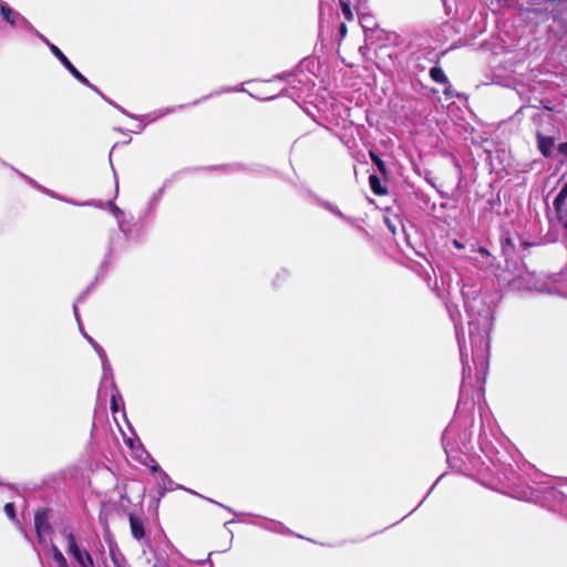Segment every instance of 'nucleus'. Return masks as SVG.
<instances>
[{"mask_svg": "<svg viewBox=\"0 0 567 567\" xmlns=\"http://www.w3.org/2000/svg\"><path fill=\"white\" fill-rule=\"evenodd\" d=\"M0 13L3 20L12 28L21 29L28 32H37L33 25L18 11L11 9L8 4H0Z\"/></svg>", "mask_w": 567, "mask_h": 567, "instance_id": "obj_5", "label": "nucleus"}, {"mask_svg": "<svg viewBox=\"0 0 567 567\" xmlns=\"http://www.w3.org/2000/svg\"><path fill=\"white\" fill-rule=\"evenodd\" d=\"M209 501L212 502V499H209ZM213 503H214V501H213ZM215 504H217V505H219V506H221V507L226 508V509H227V511H229V512H233L230 507H227V506H225V505H223V504H219V503H217V502H215Z\"/></svg>", "mask_w": 567, "mask_h": 567, "instance_id": "obj_34", "label": "nucleus"}, {"mask_svg": "<svg viewBox=\"0 0 567 567\" xmlns=\"http://www.w3.org/2000/svg\"><path fill=\"white\" fill-rule=\"evenodd\" d=\"M457 339H458L460 352H461L462 363H463V379L465 381L466 379L471 378L472 367L467 359V349L464 343V339L461 338V336L458 333H457Z\"/></svg>", "mask_w": 567, "mask_h": 567, "instance_id": "obj_12", "label": "nucleus"}, {"mask_svg": "<svg viewBox=\"0 0 567 567\" xmlns=\"http://www.w3.org/2000/svg\"><path fill=\"white\" fill-rule=\"evenodd\" d=\"M125 567H127V566H125Z\"/></svg>", "mask_w": 567, "mask_h": 567, "instance_id": "obj_41", "label": "nucleus"}, {"mask_svg": "<svg viewBox=\"0 0 567 567\" xmlns=\"http://www.w3.org/2000/svg\"><path fill=\"white\" fill-rule=\"evenodd\" d=\"M51 551L58 567H68V561L56 545L51 546Z\"/></svg>", "mask_w": 567, "mask_h": 567, "instance_id": "obj_19", "label": "nucleus"}, {"mask_svg": "<svg viewBox=\"0 0 567 567\" xmlns=\"http://www.w3.org/2000/svg\"><path fill=\"white\" fill-rule=\"evenodd\" d=\"M234 523V520H229L225 523V526L227 527L229 524Z\"/></svg>", "mask_w": 567, "mask_h": 567, "instance_id": "obj_39", "label": "nucleus"}, {"mask_svg": "<svg viewBox=\"0 0 567 567\" xmlns=\"http://www.w3.org/2000/svg\"><path fill=\"white\" fill-rule=\"evenodd\" d=\"M341 7H342V12H343L344 17L348 20H351L352 19V12H351L349 3L344 2V1H341Z\"/></svg>", "mask_w": 567, "mask_h": 567, "instance_id": "obj_26", "label": "nucleus"}, {"mask_svg": "<svg viewBox=\"0 0 567 567\" xmlns=\"http://www.w3.org/2000/svg\"><path fill=\"white\" fill-rule=\"evenodd\" d=\"M4 512L12 520L16 519L14 505L12 503L4 505Z\"/></svg>", "mask_w": 567, "mask_h": 567, "instance_id": "obj_24", "label": "nucleus"}, {"mask_svg": "<svg viewBox=\"0 0 567 567\" xmlns=\"http://www.w3.org/2000/svg\"><path fill=\"white\" fill-rule=\"evenodd\" d=\"M430 76L434 82L440 84H445L449 82L447 76L440 66H433L430 70Z\"/></svg>", "mask_w": 567, "mask_h": 567, "instance_id": "obj_17", "label": "nucleus"}, {"mask_svg": "<svg viewBox=\"0 0 567 567\" xmlns=\"http://www.w3.org/2000/svg\"><path fill=\"white\" fill-rule=\"evenodd\" d=\"M550 223L557 231H561L567 248V183L554 200V215L550 216Z\"/></svg>", "mask_w": 567, "mask_h": 567, "instance_id": "obj_2", "label": "nucleus"}, {"mask_svg": "<svg viewBox=\"0 0 567 567\" xmlns=\"http://www.w3.org/2000/svg\"><path fill=\"white\" fill-rule=\"evenodd\" d=\"M107 102L113 105L114 107H116L118 111H121L123 114H125L126 116L128 117H132V118H136L140 122H143L144 120L147 121V123H151V122H154L156 121L157 118L159 117H163L178 109H182L184 105H178V106H173V107H167V109H162V110H157V111H154L153 113H150L147 115H143V116H135L131 113H128L126 110H124L123 107H121L120 105H117L116 103H114L113 101H110L107 100ZM146 127V124L144 123H140L136 125V127L133 130L134 133L136 134H140L144 131V128Z\"/></svg>", "mask_w": 567, "mask_h": 567, "instance_id": "obj_4", "label": "nucleus"}, {"mask_svg": "<svg viewBox=\"0 0 567 567\" xmlns=\"http://www.w3.org/2000/svg\"><path fill=\"white\" fill-rule=\"evenodd\" d=\"M103 378H104V379H107V378L112 379V370H111V371H105V370L103 369Z\"/></svg>", "mask_w": 567, "mask_h": 567, "instance_id": "obj_33", "label": "nucleus"}, {"mask_svg": "<svg viewBox=\"0 0 567 567\" xmlns=\"http://www.w3.org/2000/svg\"><path fill=\"white\" fill-rule=\"evenodd\" d=\"M66 542V551L71 555L80 567H93V558L91 554L83 547H81L72 532L64 529L62 532Z\"/></svg>", "mask_w": 567, "mask_h": 567, "instance_id": "obj_3", "label": "nucleus"}, {"mask_svg": "<svg viewBox=\"0 0 567 567\" xmlns=\"http://www.w3.org/2000/svg\"><path fill=\"white\" fill-rule=\"evenodd\" d=\"M456 436H458L462 442L466 440V434L464 432L461 433L458 426L451 423L446 426L442 435V444L447 458L450 457V454L458 447V444L455 441Z\"/></svg>", "mask_w": 567, "mask_h": 567, "instance_id": "obj_6", "label": "nucleus"}, {"mask_svg": "<svg viewBox=\"0 0 567 567\" xmlns=\"http://www.w3.org/2000/svg\"><path fill=\"white\" fill-rule=\"evenodd\" d=\"M271 525H274V526H267V525H262V526L265 528L272 529V530H276V532H280L284 528V526L280 523L271 522Z\"/></svg>", "mask_w": 567, "mask_h": 567, "instance_id": "obj_30", "label": "nucleus"}, {"mask_svg": "<svg viewBox=\"0 0 567 567\" xmlns=\"http://www.w3.org/2000/svg\"><path fill=\"white\" fill-rule=\"evenodd\" d=\"M389 228L391 229V231H392L393 234H395V228L393 227V225H389Z\"/></svg>", "mask_w": 567, "mask_h": 567, "instance_id": "obj_37", "label": "nucleus"}, {"mask_svg": "<svg viewBox=\"0 0 567 567\" xmlns=\"http://www.w3.org/2000/svg\"><path fill=\"white\" fill-rule=\"evenodd\" d=\"M537 143H538V148L544 156L550 157L553 155V152L555 148V141L553 137H547V136H543V135L538 134Z\"/></svg>", "mask_w": 567, "mask_h": 567, "instance_id": "obj_13", "label": "nucleus"}, {"mask_svg": "<svg viewBox=\"0 0 567 567\" xmlns=\"http://www.w3.org/2000/svg\"><path fill=\"white\" fill-rule=\"evenodd\" d=\"M558 153L567 159V142L560 143L557 147Z\"/></svg>", "mask_w": 567, "mask_h": 567, "instance_id": "obj_28", "label": "nucleus"}, {"mask_svg": "<svg viewBox=\"0 0 567 567\" xmlns=\"http://www.w3.org/2000/svg\"><path fill=\"white\" fill-rule=\"evenodd\" d=\"M68 71L76 80H79L82 84H84L87 87L92 89L93 91H95L97 94H100L103 99H105L107 101V99L97 90V87L94 86L93 84H91L90 81L81 72H79V70L73 64L68 69Z\"/></svg>", "mask_w": 567, "mask_h": 567, "instance_id": "obj_16", "label": "nucleus"}, {"mask_svg": "<svg viewBox=\"0 0 567 567\" xmlns=\"http://www.w3.org/2000/svg\"><path fill=\"white\" fill-rule=\"evenodd\" d=\"M37 34L50 48V44H52V43L49 42V40L44 35L40 34L39 32H37Z\"/></svg>", "mask_w": 567, "mask_h": 567, "instance_id": "obj_31", "label": "nucleus"}, {"mask_svg": "<svg viewBox=\"0 0 567 567\" xmlns=\"http://www.w3.org/2000/svg\"><path fill=\"white\" fill-rule=\"evenodd\" d=\"M462 296L468 317L472 362L476 378L484 382L488 369L489 332L493 326L494 310L474 287L463 285Z\"/></svg>", "mask_w": 567, "mask_h": 567, "instance_id": "obj_1", "label": "nucleus"}, {"mask_svg": "<svg viewBox=\"0 0 567 567\" xmlns=\"http://www.w3.org/2000/svg\"><path fill=\"white\" fill-rule=\"evenodd\" d=\"M158 474V478L161 480V484L165 489H172L171 485L173 484L169 476L159 467V471L156 472Z\"/></svg>", "mask_w": 567, "mask_h": 567, "instance_id": "obj_21", "label": "nucleus"}, {"mask_svg": "<svg viewBox=\"0 0 567 567\" xmlns=\"http://www.w3.org/2000/svg\"><path fill=\"white\" fill-rule=\"evenodd\" d=\"M50 51L65 66L66 70L72 65L70 60L64 55V53L55 44H50Z\"/></svg>", "mask_w": 567, "mask_h": 567, "instance_id": "obj_18", "label": "nucleus"}, {"mask_svg": "<svg viewBox=\"0 0 567 567\" xmlns=\"http://www.w3.org/2000/svg\"><path fill=\"white\" fill-rule=\"evenodd\" d=\"M370 157L372 162L378 166L379 171L384 172V163L381 161V158L374 153H370Z\"/></svg>", "mask_w": 567, "mask_h": 567, "instance_id": "obj_23", "label": "nucleus"}, {"mask_svg": "<svg viewBox=\"0 0 567 567\" xmlns=\"http://www.w3.org/2000/svg\"><path fill=\"white\" fill-rule=\"evenodd\" d=\"M105 205L111 209L112 214L117 219L121 230L125 231L124 226L121 223V217L124 215V213L117 206H115L113 202H107Z\"/></svg>", "mask_w": 567, "mask_h": 567, "instance_id": "obj_20", "label": "nucleus"}, {"mask_svg": "<svg viewBox=\"0 0 567 567\" xmlns=\"http://www.w3.org/2000/svg\"><path fill=\"white\" fill-rule=\"evenodd\" d=\"M136 458L140 461V463L147 466L152 472L159 471L157 462L143 447L136 451Z\"/></svg>", "mask_w": 567, "mask_h": 567, "instance_id": "obj_14", "label": "nucleus"}, {"mask_svg": "<svg viewBox=\"0 0 567 567\" xmlns=\"http://www.w3.org/2000/svg\"><path fill=\"white\" fill-rule=\"evenodd\" d=\"M81 332H82L83 337L89 341V343L93 347L96 354L99 355L101 363H102V369H104L105 371H111V364L107 360L106 353L103 350V348L91 336H89L86 332H84L82 329H81Z\"/></svg>", "mask_w": 567, "mask_h": 567, "instance_id": "obj_10", "label": "nucleus"}, {"mask_svg": "<svg viewBox=\"0 0 567 567\" xmlns=\"http://www.w3.org/2000/svg\"><path fill=\"white\" fill-rule=\"evenodd\" d=\"M524 498H525L526 501H535V498L533 497V495H530V496H524Z\"/></svg>", "mask_w": 567, "mask_h": 567, "instance_id": "obj_36", "label": "nucleus"}, {"mask_svg": "<svg viewBox=\"0 0 567 567\" xmlns=\"http://www.w3.org/2000/svg\"><path fill=\"white\" fill-rule=\"evenodd\" d=\"M477 251H478L483 257H485L486 259H489V252L487 251V249H486V248H484V247H480V248L477 249ZM488 265H489V261H488V260H486L485 266H488Z\"/></svg>", "mask_w": 567, "mask_h": 567, "instance_id": "obj_29", "label": "nucleus"}, {"mask_svg": "<svg viewBox=\"0 0 567 567\" xmlns=\"http://www.w3.org/2000/svg\"><path fill=\"white\" fill-rule=\"evenodd\" d=\"M341 32L342 33L346 32V25L344 24L341 25Z\"/></svg>", "mask_w": 567, "mask_h": 567, "instance_id": "obj_38", "label": "nucleus"}, {"mask_svg": "<svg viewBox=\"0 0 567 567\" xmlns=\"http://www.w3.org/2000/svg\"><path fill=\"white\" fill-rule=\"evenodd\" d=\"M326 207L332 213L334 214L336 216L344 219V220H350L348 217H346L336 206H332L330 204H327Z\"/></svg>", "mask_w": 567, "mask_h": 567, "instance_id": "obj_25", "label": "nucleus"}, {"mask_svg": "<svg viewBox=\"0 0 567 567\" xmlns=\"http://www.w3.org/2000/svg\"><path fill=\"white\" fill-rule=\"evenodd\" d=\"M369 179H370V185H371V187H372V189H373V192H374L375 194H379V195H380V194H384V190H381V189L378 187L379 178H378L375 175H371Z\"/></svg>", "mask_w": 567, "mask_h": 567, "instance_id": "obj_22", "label": "nucleus"}, {"mask_svg": "<svg viewBox=\"0 0 567 567\" xmlns=\"http://www.w3.org/2000/svg\"><path fill=\"white\" fill-rule=\"evenodd\" d=\"M74 315L76 320L79 321L78 307L74 305Z\"/></svg>", "mask_w": 567, "mask_h": 567, "instance_id": "obj_35", "label": "nucleus"}, {"mask_svg": "<svg viewBox=\"0 0 567 567\" xmlns=\"http://www.w3.org/2000/svg\"><path fill=\"white\" fill-rule=\"evenodd\" d=\"M34 527L40 543H47L50 535V524L45 509H40L34 515Z\"/></svg>", "mask_w": 567, "mask_h": 567, "instance_id": "obj_8", "label": "nucleus"}, {"mask_svg": "<svg viewBox=\"0 0 567 567\" xmlns=\"http://www.w3.org/2000/svg\"><path fill=\"white\" fill-rule=\"evenodd\" d=\"M118 402H122L121 398H117L116 394H113L111 398V409L113 412H116L118 409Z\"/></svg>", "mask_w": 567, "mask_h": 567, "instance_id": "obj_27", "label": "nucleus"}, {"mask_svg": "<svg viewBox=\"0 0 567 567\" xmlns=\"http://www.w3.org/2000/svg\"><path fill=\"white\" fill-rule=\"evenodd\" d=\"M143 555L146 557V563L153 567H171L167 563L166 551L153 547L150 542L145 544Z\"/></svg>", "mask_w": 567, "mask_h": 567, "instance_id": "obj_7", "label": "nucleus"}, {"mask_svg": "<svg viewBox=\"0 0 567 567\" xmlns=\"http://www.w3.org/2000/svg\"><path fill=\"white\" fill-rule=\"evenodd\" d=\"M105 540L109 544L110 555L114 564V567H125V560L121 555L115 542L112 539L109 533L105 534Z\"/></svg>", "mask_w": 567, "mask_h": 567, "instance_id": "obj_11", "label": "nucleus"}, {"mask_svg": "<svg viewBox=\"0 0 567 567\" xmlns=\"http://www.w3.org/2000/svg\"><path fill=\"white\" fill-rule=\"evenodd\" d=\"M204 563H205V560H198V561H197V564H199V565H200V564H204Z\"/></svg>", "mask_w": 567, "mask_h": 567, "instance_id": "obj_40", "label": "nucleus"}, {"mask_svg": "<svg viewBox=\"0 0 567 567\" xmlns=\"http://www.w3.org/2000/svg\"><path fill=\"white\" fill-rule=\"evenodd\" d=\"M453 245H454V247H455V248H457V249H462V248H464L463 244H461V243H460L458 240H456V239H455V240H453Z\"/></svg>", "mask_w": 567, "mask_h": 567, "instance_id": "obj_32", "label": "nucleus"}, {"mask_svg": "<svg viewBox=\"0 0 567 567\" xmlns=\"http://www.w3.org/2000/svg\"><path fill=\"white\" fill-rule=\"evenodd\" d=\"M28 182L37 187L38 189H40L42 193L53 197V198H58V199H61V200H64V202H68L70 204H73V205H87V206H94V207H99V208H103L104 207V204L101 202V200H92V202H86V203H76V202H73V200H68V199H64L62 197H59L54 192L39 185L34 179L32 178H28Z\"/></svg>", "mask_w": 567, "mask_h": 567, "instance_id": "obj_9", "label": "nucleus"}, {"mask_svg": "<svg viewBox=\"0 0 567 567\" xmlns=\"http://www.w3.org/2000/svg\"><path fill=\"white\" fill-rule=\"evenodd\" d=\"M130 525L133 537L137 540H141L145 535L143 522L140 518L135 517L134 515H131Z\"/></svg>", "mask_w": 567, "mask_h": 567, "instance_id": "obj_15", "label": "nucleus"}]
</instances>
